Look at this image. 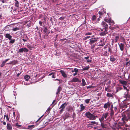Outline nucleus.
<instances>
[{
	"mask_svg": "<svg viewBox=\"0 0 130 130\" xmlns=\"http://www.w3.org/2000/svg\"><path fill=\"white\" fill-rule=\"evenodd\" d=\"M85 116L90 120H95L97 117L96 115H94L93 113H91L89 111L86 112L85 113Z\"/></svg>",
	"mask_w": 130,
	"mask_h": 130,
	"instance_id": "1",
	"label": "nucleus"
},
{
	"mask_svg": "<svg viewBox=\"0 0 130 130\" xmlns=\"http://www.w3.org/2000/svg\"><path fill=\"white\" fill-rule=\"evenodd\" d=\"M129 104V103L126 100H125L119 104V106L120 108H121L122 110H124L128 106Z\"/></svg>",
	"mask_w": 130,
	"mask_h": 130,
	"instance_id": "2",
	"label": "nucleus"
},
{
	"mask_svg": "<svg viewBox=\"0 0 130 130\" xmlns=\"http://www.w3.org/2000/svg\"><path fill=\"white\" fill-rule=\"evenodd\" d=\"M122 115L123 117L122 120L123 122L125 121H127L129 119V117L128 114L126 113V112H124L122 113Z\"/></svg>",
	"mask_w": 130,
	"mask_h": 130,
	"instance_id": "3",
	"label": "nucleus"
},
{
	"mask_svg": "<svg viewBox=\"0 0 130 130\" xmlns=\"http://www.w3.org/2000/svg\"><path fill=\"white\" fill-rule=\"evenodd\" d=\"M115 127L118 130L122 129L124 127L125 125L123 122H118V123L115 124Z\"/></svg>",
	"mask_w": 130,
	"mask_h": 130,
	"instance_id": "4",
	"label": "nucleus"
},
{
	"mask_svg": "<svg viewBox=\"0 0 130 130\" xmlns=\"http://www.w3.org/2000/svg\"><path fill=\"white\" fill-rule=\"evenodd\" d=\"M109 115V113L108 112L104 113L102 115L101 117L99 118V120L101 122L103 121L105 119L106 120V118Z\"/></svg>",
	"mask_w": 130,
	"mask_h": 130,
	"instance_id": "5",
	"label": "nucleus"
},
{
	"mask_svg": "<svg viewBox=\"0 0 130 130\" xmlns=\"http://www.w3.org/2000/svg\"><path fill=\"white\" fill-rule=\"evenodd\" d=\"M91 20L93 23L94 24H96L99 22L100 19L99 18H98L96 20V16L95 15H93L92 16Z\"/></svg>",
	"mask_w": 130,
	"mask_h": 130,
	"instance_id": "6",
	"label": "nucleus"
},
{
	"mask_svg": "<svg viewBox=\"0 0 130 130\" xmlns=\"http://www.w3.org/2000/svg\"><path fill=\"white\" fill-rule=\"evenodd\" d=\"M101 32L100 33V35L101 36H104L107 33V29H100Z\"/></svg>",
	"mask_w": 130,
	"mask_h": 130,
	"instance_id": "7",
	"label": "nucleus"
},
{
	"mask_svg": "<svg viewBox=\"0 0 130 130\" xmlns=\"http://www.w3.org/2000/svg\"><path fill=\"white\" fill-rule=\"evenodd\" d=\"M111 103L108 102L107 103L105 104L103 106L104 108L105 109H106L108 108L109 110L110 107L111 105Z\"/></svg>",
	"mask_w": 130,
	"mask_h": 130,
	"instance_id": "8",
	"label": "nucleus"
},
{
	"mask_svg": "<svg viewBox=\"0 0 130 130\" xmlns=\"http://www.w3.org/2000/svg\"><path fill=\"white\" fill-rule=\"evenodd\" d=\"M97 39L95 38H92L90 39V42L89 43L92 45L97 41Z\"/></svg>",
	"mask_w": 130,
	"mask_h": 130,
	"instance_id": "9",
	"label": "nucleus"
},
{
	"mask_svg": "<svg viewBox=\"0 0 130 130\" xmlns=\"http://www.w3.org/2000/svg\"><path fill=\"white\" fill-rule=\"evenodd\" d=\"M121 108L120 106H119V104H118L116 106H114L113 107L114 110H115L116 112H118V110H120Z\"/></svg>",
	"mask_w": 130,
	"mask_h": 130,
	"instance_id": "10",
	"label": "nucleus"
},
{
	"mask_svg": "<svg viewBox=\"0 0 130 130\" xmlns=\"http://www.w3.org/2000/svg\"><path fill=\"white\" fill-rule=\"evenodd\" d=\"M28 51V50L26 48H22L19 49L18 51L19 53H22L23 52H27Z\"/></svg>",
	"mask_w": 130,
	"mask_h": 130,
	"instance_id": "11",
	"label": "nucleus"
},
{
	"mask_svg": "<svg viewBox=\"0 0 130 130\" xmlns=\"http://www.w3.org/2000/svg\"><path fill=\"white\" fill-rule=\"evenodd\" d=\"M101 24L103 26V27H104V28H103V29H107L108 28V25L105 22H102Z\"/></svg>",
	"mask_w": 130,
	"mask_h": 130,
	"instance_id": "12",
	"label": "nucleus"
},
{
	"mask_svg": "<svg viewBox=\"0 0 130 130\" xmlns=\"http://www.w3.org/2000/svg\"><path fill=\"white\" fill-rule=\"evenodd\" d=\"M81 80L79 79L78 78L76 77L73 78L71 80V82H80Z\"/></svg>",
	"mask_w": 130,
	"mask_h": 130,
	"instance_id": "13",
	"label": "nucleus"
},
{
	"mask_svg": "<svg viewBox=\"0 0 130 130\" xmlns=\"http://www.w3.org/2000/svg\"><path fill=\"white\" fill-rule=\"evenodd\" d=\"M118 44L119 46L120 50L121 51H123L124 49V44L122 43L120 44L118 43Z\"/></svg>",
	"mask_w": 130,
	"mask_h": 130,
	"instance_id": "14",
	"label": "nucleus"
},
{
	"mask_svg": "<svg viewBox=\"0 0 130 130\" xmlns=\"http://www.w3.org/2000/svg\"><path fill=\"white\" fill-rule=\"evenodd\" d=\"M14 6L16 8H19V2L17 0H14Z\"/></svg>",
	"mask_w": 130,
	"mask_h": 130,
	"instance_id": "15",
	"label": "nucleus"
},
{
	"mask_svg": "<svg viewBox=\"0 0 130 130\" xmlns=\"http://www.w3.org/2000/svg\"><path fill=\"white\" fill-rule=\"evenodd\" d=\"M18 62V61L17 60H14L10 61L8 64H11L15 65Z\"/></svg>",
	"mask_w": 130,
	"mask_h": 130,
	"instance_id": "16",
	"label": "nucleus"
},
{
	"mask_svg": "<svg viewBox=\"0 0 130 130\" xmlns=\"http://www.w3.org/2000/svg\"><path fill=\"white\" fill-rule=\"evenodd\" d=\"M5 36L6 38H8L9 40H11L12 37V36L9 34H6Z\"/></svg>",
	"mask_w": 130,
	"mask_h": 130,
	"instance_id": "17",
	"label": "nucleus"
},
{
	"mask_svg": "<svg viewBox=\"0 0 130 130\" xmlns=\"http://www.w3.org/2000/svg\"><path fill=\"white\" fill-rule=\"evenodd\" d=\"M60 72L61 74L62 75L63 77L65 78L67 77V76L66 74L63 71L61 70L60 71Z\"/></svg>",
	"mask_w": 130,
	"mask_h": 130,
	"instance_id": "18",
	"label": "nucleus"
},
{
	"mask_svg": "<svg viewBox=\"0 0 130 130\" xmlns=\"http://www.w3.org/2000/svg\"><path fill=\"white\" fill-rule=\"evenodd\" d=\"M67 105V103H65L63 104L59 108V109L61 108L62 109H64L66 106Z\"/></svg>",
	"mask_w": 130,
	"mask_h": 130,
	"instance_id": "19",
	"label": "nucleus"
},
{
	"mask_svg": "<svg viewBox=\"0 0 130 130\" xmlns=\"http://www.w3.org/2000/svg\"><path fill=\"white\" fill-rule=\"evenodd\" d=\"M113 93L111 94L110 93H107V94L106 96L107 97L109 98H113V96L112 95Z\"/></svg>",
	"mask_w": 130,
	"mask_h": 130,
	"instance_id": "20",
	"label": "nucleus"
},
{
	"mask_svg": "<svg viewBox=\"0 0 130 130\" xmlns=\"http://www.w3.org/2000/svg\"><path fill=\"white\" fill-rule=\"evenodd\" d=\"M98 46H102L105 44L102 41V40H100L99 42V43H98Z\"/></svg>",
	"mask_w": 130,
	"mask_h": 130,
	"instance_id": "21",
	"label": "nucleus"
},
{
	"mask_svg": "<svg viewBox=\"0 0 130 130\" xmlns=\"http://www.w3.org/2000/svg\"><path fill=\"white\" fill-rule=\"evenodd\" d=\"M7 128L9 130H11L12 129L11 125L10 123H7Z\"/></svg>",
	"mask_w": 130,
	"mask_h": 130,
	"instance_id": "22",
	"label": "nucleus"
},
{
	"mask_svg": "<svg viewBox=\"0 0 130 130\" xmlns=\"http://www.w3.org/2000/svg\"><path fill=\"white\" fill-rule=\"evenodd\" d=\"M110 88V85H108L107 86H105V90L107 91L108 92L110 91V90L109 89Z\"/></svg>",
	"mask_w": 130,
	"mask_h": 130,
	"instance_id": "23",
	"label": "nucleus"
},
{
	"mask_svg": "<svg viewBox=\"0 0 130 130\" xmlns=\"http://www.w3.org/2000/svg\"><path fill=\"white\" fill-rule=\"evenodd\" d=\"M47 29L46 27H45L44 28V30H43V31L44 32V33L45 34V35L44 36V37H45V36H47L48 35L47 34Z\"/></svg>",
	"mask_w": 130,
	"mask_h": 130,
	"instance_id": "24",
	"label": "nucleus"
},
{
	"mask_svg": "<svg viewBox=\"0 0 130 130\" xmlns=\"http://www.w3.org/2000/svg\"><path fill=\"white\" fill-rule=\"evenodd\" d=\"M119 82L121 84L123 85H126L127 83V82L125 80H120Z\"/></svg>",
	"mask_w": 130,
	"mask_h": 130,
	"instance_id": "25",
	"label": "nucleus"
},
{
	"mask_svg": "<svg viewBox=\"0 0 130 130\" xmlns=\"http://www.w3.org/2000/svg\"><path fill=\"white\" fill-rule=\"evenodd\" d=\"M82 83L81 85L82 86H84L86 85V83L85 82V80L84 79H82Z\"/></svg>",
	"mask_w": 130,
	"mask_h": 130,
	"instance_id": "26",
	"label": "nucleus"
},
{
	"mask_svg": "<svg viewBox=\"0 0 130 130\" xmlns=\"http://www.w3.org/2000/svg\"><path fill=\"white\" fill-rule=\"evenodd\" d=\"M80 111H83L84 109L85 108V107L84 106L83 104H82L80 105Z\"/></svg>",
	"mask_w": 130,
	"mask_h": 130,
	"instance_id": "27",
	"label": "nucleus"
},
{
	"mask_svg": "<svg viewBox=\"0 0 130 130\" xmlns=\"http://www.w3.org/2000/svg\"><path fill=\"white\" fill-rule=\"evenodd\" d=\"M104 9H103L101 10V11H99V14L101 15H102V14H103L104 13H105V11L104 12Z\"/></svg>",
	"mask_w": 130,
	"mask_h": 130,
	"instance_id": "28",
	"label": "nucleus"
},
{
	"mask_svg": "<svg viewBox=\"0 0 130 130\" xmlns=\"http://www.w3.org/2000/svg\"><path fill=\"white\" fill-rule=\"evenodd\" d=\"M18 9V8H16L15 6H12L11 7V11H16Z\"/></svg>",
	"mask_w": 130,
	"mask_h": 130,
	"instance_id": "29",
	"label": "nucleus"
},
{
	"mask_svg": "<svg viewBox=\"0 0 130 130\" xmlns=\"http://www.w3.org/2000/svg\"><path fill=\"white\" fill-rule=\"evenodd\" d=\"M110 110L111 111L110 112V116L112 117L114 113V112L113 109H110Z\"/></svg>",
	"mask_w": 130,
	"mask_h": 130,
	"instance_id": "30",
	"label": "nucleus"
},
{
	"mask_svg": "<svg viewBox=\"0 0 130 130\" xmlns=\"http://www.w3.org/2000/svg\"><path fill=\"white\" fill-rule=\"evenodd\" d=\"M124 89L126 90L127 92L128 93L129 91L128 88L127 86L123 85V86Z\"/></svg>",
	"mask_w": 130,
	"mask_h": 130,
	"instance_id": "31",
	"label": "nucleus"
},
{
	"mask_svg": "<svg viewBox=\"0 0 130 130\" xmlns=\"http://www.w3.org/2000/svg\"><path fill=\"white\" fill-rule=\"evenodd\" d=\"M35 127V125H29L27 129H30L32 128H34Z\"/></svg>",
	"mask_w": 130,
	"mask_h": 130,
	"instance_id": "32",
	"label": "nucleus"
},
{
	"mask_svg": "<svg viewBox=\"0 0 130 130\" xmlns=\"http://www.w3.org/2000/svg\"><path fill=\"white\" fill-rule=\"evenodd\" d=\"M24 78L26 81H28L30 78V76L29 75H27L24 76Z\"/></svg>",
	"mask_w": 130,
	"mask_h": 130,
	"instance_id": "33",
	"label": "nucleus"
},
{
	"mask_svg": "<svg viewBox=\"0 0 130 130\" xmlns=\"http://www.w3.org/2000/svg\"><path fill=\"white\" fill-rule=\"evenodd\" d=\"M120 38L121 42L124 43L125 42V39L124 37L120 36Z\"/></svg>",
	"mask_w": 130,
	"mask_h": 130,
	"instance_id": "34",
	"label": "nucleus"
},
{
	"mask_svg": "<svg viewBox=\"0 0 130 130\" xmlns=\"http://www.w3.org/2000/svg\"><path fill=\"white\" fill-rule=\"evenodd\" d=\"M10 40L9 42V43H11V44H13V43L15 41V39H11V40Z\"/></svg>",
	"mask_w": 130,
	"mask_h": 130,
	"instance_id": "35",
	"label": "nucleus"
},
{
	"mask_svg": "<svg viewBox=\"0 0 130 130\" xmlns=\"http://www.w3.org/2000/svg\"><path fill=\"white\" fill-rule=\"evenodd\" d=\"M120 38V36H116L115 37V41L116 42H117L118 41V39Z\"/></svg>",
	"mask_w": 130,
	"mask_h": 130,
	"instance_id": "36",
	"label": "nucleus"
},
{
	"mask_svg": "<svg viewBox=\"0 0 130 130\" xmlns=\"http://www.w3.org/2000/svg\"><path fill=\"white\" fill-rule=\"evenodd\" d=\"M116 59L115 58L112 56L110 57V60L112 62H113L115 61Z\"/></svg>",
	"mask_w": 130,
	"mask_h": 130,
	"instance_id": "37",
	"label": "nucleus"
},
{
	"mask_svg": "<svg viewBox=\"0 0 130 130\" xmlns=\"http://www.w3.org/2000/svg\"><path fill=\"white\" fill-rule=\"evenodd\" d=\"M122 89V88L121 87H117L116 88V91L118 92V91L121 90Z\"/></svg>",
	"mask_w": 130,
	"mask_h": 130,
	"instance_id": "38",
	"label": "nucleus"
},
{
	"mask_svg": "<svg viewBox=\"0 0 130 130\" xmlns=\"http://www.w3.org/2000/svg\"><path fill=\"white\" fill-rule=\"evenodd\" d=\"M110 19H108L107 18H105L104 19V20L106 22H107L108 23L110 22Z\"/></svg>",
	"mask_w": 130,
	"mask_h": 130,
	"instance_id": "39",
	"label": "nucleus"
},
{
	"mask_svg": "<svg viewBox=\"0 0 130 130\" xmlns=\"http://www.w3.org/2000/svg\"><path fill=\"white\" fill-rule=\"evenodd\" d=\"M108 51L109 52L111 53L112 51L111 50V45H109L108 46Z\"/></svg>",
	"mask_w": 130,
	"mask_h": 130,
	"instance_id": "40",
	"label": "nucleus"
},
{
	"mask_svg": "<svg viewBox=\"0 0 130 130\" xmlns=\"http://www.w3.org/2000/svg\"><path fill=\"white\" fill-rule=\"evenodd\" d=\"M19 29V28L17 27H15L14 28L12 29L13 31H15L18 30Z\"/></svg>",
	"mask_w": 130,
	"mask_h": 130,
	"instance_id": "41",
	"label": "nucleus"
},
{
	"mask_svg": "<svg viewBox=\"0 0 130 130\" xmlns=\"http://www.w3.org/2000/svg\"><path fill=\"white\" fill-rule=\"evenodd\" d=\"M90 100V99H87L85 100V102L86 103L88 104Z\"/></svg>",
	"mask_w": 130,
	"mask_h": 130,
	"instance_id": "42",
	"label": "nucleus"
},
{
	"mask_svg": "<svg viewBox=\"0 0 130 130\" xmlns=\"http://www.w3.org/2000/svg\"><path fill=\"white\" fill-rule=\"evenodd\" d=\"M89 68V67L88 66L87 67H84L83 68V70L84 71L85 70H87Z\"/></svg>",
	"mask_w": 130,
	"mask_h": 130,
	"instance_id": "43",
	"label": "nucleus"
},
{
	"mask_svg": "<svg viewBox=\"0 0 130 130\" xmlns=\"http://www.w3.org/2000/svg\"><path fill=\"white\" fill-rule=\"evenodd\" d=\"M85 35L86 36L87 35H91L92 34V32H87L85 34Z\"/></svg>",
	"mask_w": 130,
	"mask_h": 130,
	"instance_id": "44",
	"label": "nucleus"
},
{
	"mask_svg": "<svg viewBox=\"0 0 130 130\" xmlns=\"http://www.w3.org/2000/svg\"><path fill=\"white\" fill-rule=\"evenodd\" d=\"M109 23L110 25L111 24H114V22L112 20L110 19V22Z\"/></svg>",
	"mask_w": 130,
	"mask_h": 130,
	"instance_id": "45",
	"label": "nucleus"
},
{
	"mask_svg": "<svg viewBox=\"0 0 130 130\" xmlns=\"http://www.w3.org/2000/svg\"><path fill=\"white\" fill-rule=\"evenodd\" d=\"M90 123H91V124H95L97 125L98 124V123L95 121H91Z\"/></svg>",
	"mask_w": 130,
	"mask_h": 130,
	"instance_id": "46",
	"label": "nucleus"
},
{
	"mask_svg": "<svg viewBox=\"0 0 130 130\" xmlns=\"http://www.w3.org/2000/svg\"><path fill=\"white\" fill-rule=\"evenodd\" d=\"M125 65H126V66H129L130 65V60L129 61L127 62L126 64Z\"/></svg>",
	"mask_w": 130,
	"mask_h": 130,
	"instance_id": "47",
	"label": "nucleus"
},
{
	"mask_svg": "<svg viewBox=\"0 0 130 130\" xmlns=\"http://www.w3.org/2000/svg\"><path fill=\"white\" fill-rule=\"evenodd\" d=\"M15 126L17 127V128H19L21 127L22 125H21L18 124V123H17L15 124Z\"/></svg>",
	"mask_w": 130,
	"mask_h": 130,
	"instance_id": "48",
	"label": "nucleus"
},
{
	"mask_svg": "<svg viewBox=\"0 0 130 130\" xmlns=\"http://www.w3.org/2000/svg\"><path fill=\"white\" fill-rule=\"evenodd\" d=\"M101 126L103 127V128H104L105 127V124L103 123L102 122H101Z\"/></svg>",
	"mask_w": 130,
	"mask_h": 130,
	"instance_id": "49",
	"label": "nucleus"
},
{
	"mask_svg": "<svg viewBox=\"0 0 130 130\" xmlns=\"http://www.w3.org/2000/svg\"><path fill=\"white\" fill-rule=\"evenodd\" d=\"M5 63L3 61L1 65V67H3L5 64Z\"/></svg>",
	"mask_w": 130,
	"mask_h": 130,
	"instance_id": "50",
	"label": "nucleus"
},
{
	"mask_svg": "<svg viewBox=\"0 0 130 130\" xmlns=\"http://www.w3.org/2000/svg\"><path fill=\"white\" fill-rule=\"evenodd\" d=\"M74 71L76 73H77L78 72V70L77 68H75L74 69Z\"/></svg>",
	"mask_w": 130,
	"mask_h": 130,
	"instance_id": "51",
	"label": "nucleus"
},
{
	"mask_svg": "<svg viewBox=\"0 0 130 130\" xmlns=\"http://www.w3.org/2000/svg\"><path fill=\"white\" fill-rule=\"evenodd\" d=\"M87 62H88L91 63L92 62V60H91L89 59V58L87 60Z\"/></svg>",
	"mask_w": 130,
	"mask_h": 130,
	"instance_id": "52",
	"label": "nucleus"
},
{
	"mask_svg": "<svg viewBox=\"0 0 130 130\" xmlns=\"http://www.w3.org/2000/svg\"><path fill=\"white\" fill-rule=\"evenodd\" d=\"M6 119L8 121H9V119L8 115H7L6 116Z\"/></svg>",
	"mask_w": 130,
	"mask_h": 130,
	"instance_id": "53",
	"label": "nucleus"
},
{
	"mask_svg": "<svg viewBox=\"0 0 130 130\" xmlns=\"http://www.w3.org/2000/svg\"><path fill=\"white\" fill-rule=\"evenodd\" d=\"M28 40V38H27V39H22V40H23V41L24 42L27 41Z\"/></svg>",
	"mask_w": 130,
	"mask_h": 130,
	"instance_id": "54",
	"label": "nucleus"
},
{
	"mask_svg": "<svg viewBox=\"0 0 130 130\" xmlns=\"http://www.w3.org/2000/svg\"><path fill=\"white\" fill-rule=\"evenodd\" d=\"M10 59L9 58H8L6 59L5 60L3 61L5 63L8 61Z\"/></svg>",
	"mask_w": 130,
	"mask_h": 130,
	"instance_id": "55",
	"label": "nucleus"
},
{
	"mask_svg": "<svg viewBox=\"0 0 130 130\" xmlns=\"http://www.w3.org/2000/svg\"><path fill=\"white\" fill-rule=\"evenodd\" d=\"M55 72H52L50 74H49L48 75V76H51V75H52L53 74H54Z\"/></svg>",
	"mask_w": 130,
	"mask_h": 130,
	"instance_id": "56",
	"label": "nucleus"
},
{
	"mask_svg": "<svg viewBox=\"0 0 130 130\" xmlns=\"http://www.w3.org/2000/svg\"><path fill=\"white\" fill-rule=\"evenodd\" d=\"M61 87H59L57 89V90L60 91L61 89Z\"/></svg>",
	"mask_w": 130,
	"mask_h": 130,
	"instance_id": "57",
	"label": "nucleus"
},
{
	"mask_svg": "<svg viewBox=\"0 0 130 130\" xmlns=\"http://www.w3.org/2000/svg\"><path fill=\"white\" fill-rule=\"evenodd\" d=\"M1 122L2 123H3V124L4 125H6V122H5L4 121V122H3V121H1Z\"/></svg>",
	"mask_w": 130,
	"mask_h": 130,
	"instance_id": "58",
	"label": "nucleus"
},
{
	"mask_svg": "<svg viewBox=\"0 0 130 130\" xmlns=\"http://www.w3.org/2000/svg\"><path fill=\"white\" fill-rule=\"evenodd\" d=\"M43 115L41 117L38 119V120L36 121V122H38L40 120V119L43 116Z\"/></svg>",
	"mask_w": 130,
	"mask_h": 130,
	"instance_id": "59",
	"label": "nucleus"
},
{
	"mask_svg": "<svg viewBox=\"0 0 130 130\" xmlns=\"http://www.w3.org/2000/svg\"><path fill=\"white\" fill-rule=\"evenodd\" d=\"M64 110L63 109H61L60 110V113H61L62 111Z\"/></svg>",
	"mask_w": 130,
	"mask_h": 130,
	"instance_id": "60",
	"label": "nucleus"
},
{
	"mask_svg": "<svg viewBox=\"0 0 130 130\" xmlns=\"http://www.w3.org/2000/svg\"><path fill=\"white\" fill-rule=\"evenodd\" d=\"M64 19V17H60L59 19L60 20H63Z\"/></svg>",
	"mask_w": 130,
	"mask_h": 130,
	"instance_id": "61",
	"label": "nucleus"
},
{
	"mask_svg": "<svg viewBox=\"0 0 130 130\" xmlns=\"http://www.w3.org/2000/svg\"><path fill=\"white\" fill-rule=\"evenodd\" d=\"M127 128H125V127L123 128L122 129H119V130H126V129Z\"/></svg>",
	"mask_w": 130,
	"mask_h": 130,
	"instance_id": "62",
	"label": "nucleus"
},
{
	"mask_svg": "<svg viewBox=\"0 0 130 130\" xmlns=\"http://www.w3.org/2000/svg\"><path fill=\"white\" fill-rule=\"evenodd\" d=\"M13 116L14 117H15V112H13Z\"/></svg>",
	"mask_w": 130,
	"mask_h": 130,
	"instance_id": "63",
	"label": "nucleus"
},
{
	"mask_svg": "<svg viewBox=\"0 0 130 130\" xmlns=\"http://www.w3.org/2000/svg\"><path fill=\"white\" fill-rule=\"evenodd\" d=\"M39 24L40 25H41V26L42 25V22L41 21H39Z\"/></svg>",
	"mask_w": 130,
	"mask_h": 130,
	"instance_id": "64",
	"label": "nucleus"
}]
</instances>
